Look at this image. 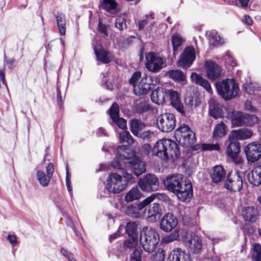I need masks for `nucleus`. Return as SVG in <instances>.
I'll use <instances>...</instances> for the list:
<instances>
[{
	"mask_svg": "<svg viewBox=\"0 0 261 261\" xmlns=\"http://www.w3.org/2000/svg\"><path fill=\"white\" fill-rule=\"evenodd\" d=\"M167 189L175 193L177 198L182 201H189L193 195V188L189 181L183 182L181 174L173 175L167 177L164 181Z\"/></svg>",
	"mask_w": 261,
	"mask_h": 261,
	"instance_id": "nucleus-1",
	"label": "nucleus"
},
{
	"mask_svg": "<svg viewBox=\"0 0 261 261\" xmlns=\"http://www.w3.org/2000/svg\"><path fill=\"white\" fill-rule=\"evenodd\" d=\"M151 154L164 161H173L179 156L177 144L170 139H162L156 142L152 149Z\"/></svg>",
	"mask_w": 261,
	"mask_h": 261,
	"instance_id": "nucleus-2",
	"label": "nucleus"
},
{
	"mask_svg": "<svg viewBox=\"0 0 261 261\" xmlns=\"http://www.w3.org/2000/svg\"><path fill=\"white\" fill-rule=\"evenodd\" d=\"M160 240V236L155 229L149 227H144L140 233L139 241L144 250L147 252H151L156 248Z\"/></svg>",
	"mask_w": 261,
	"mask_h": 261,
	"instance_id": "nucleus-3",
	"label": "nucleus"
},
{
	"mask_svg": "<svg viewBox=\"0 0 261 261\" xmlns=\"http://www.w3.org/2000/svg\"><path fill=\"white\" fill-rule=\"evenodd\" d=\"M216 87L218 94L225 100L236 97L239 91V87L233 79H225L221 82H217Z\"/></svg>",
	"mask_w": 261,
	"mask_h": 261,
	"instance_id": "nucleus-4",
	"label": "nucleus"
},
{
	"mask_svg": "<svg viewBox=\"0 0 261 261\" xmlns=\"http://www.w3.org/2000/svg\"><path fill=\"white\" fill-rule=\"evenodd\" d=\"M181 240L189 251L194 254L200 252L202 241L198 236L191 231L184 229L180 232Z\"/></svg>",
	"mask_w": 261,
	"mask_h": 261,
	"instance_id": "nucleus-5",
	"label": "nucleus"
},
{
	"mask_svg": "<svg viewBox=\"0 0 261 261\" xmlns=\"http://www.w3.org/2000/svg\"><path fill=\"white\" fill-rule=\"evenodd\" d=\"M177 141L184 147H190L196 142L195 133L186 124L180 125L175 131Z\"/></svg>",
	"mask_w": 261,
	"mask_h": 261,
	"instance_id": "nucleus-6",
	"label": "nucleus"
},
{
	"mask_svg": "<svg viewBox=\"0 0 261 261\" xmlns=\"http://www.w3.org/2000/svg\"><path fill=\"white\" fill-rule=\"evenodd\" d=\"M140 72H135L129 80L133 86L134 92L136 95H144L150 89L151 77L145 75L141 78Z\"/></svg>",
	"mask_w": 261,
	"mask_h": 261,
	"instance_id": "nucleus-7",
	"label": "nucleus"
},
{
	"mask_svg": "<svg viewBox=\"0 0 261 261\" xmlns=\"http://www.w3.org/2000/svg\"><path fill=\"white\" fill-rule=\"evenodd\" d=\"M231 124L233 127L242 125L251 126L258 121L254 115H249L240 111H233L231 116Z\"/></svg>",
	"mask_w": 261,
	"mask_h": 261,
	"instance_id": "nucleus-8",
	"label": "nucleus"
},
{
	"mask_svg": "<svg viewBox=\"0 0 261 261\" xmlns=\"http://www.w3.org/2000/svg\"><path fill=\"white\" fill-rule=\"evenodd\" d=\"M175 116L171 113H166L161 114L156 119V126L163 132H171L175 128Z\"/></svg>",
	"mask_w": 261,
	"mask_h": 261,
	"instance_id": "nucleus-9",
	"label": "nucleus"
},
{
	"mask_svg": "<svg viewBox=\"0 0 261 261\" xmlns=\"http://www.w3.org/2000/svg\"><path fill=\"white\" fill-rule=\"evenodd\" d=\"M107 189L113 193H119L124 190L126 184L118 173H112L109 174L107 179Z\"/></svg>",
	"mask_w": 261,
	"mask_h": 261,
	"instance_id": "nucleus-10",
	"label": "nucleus"
},
{
	"mask_svg": "<svg viewBox=\"0 0 261 261\" xmlns=\"http://www.w3.org/2000/svg\"><path fill=\"white\" fill-rule=\"evenodd\" d=\"M145 66L152 72H157L165 66L164 60L159 55L151 52L146 55Z\"/></svg>",
	"mask_w": 261,
	"mask_h": 261,
	"instance_id": "nucleus-11",
	"label": "nucleus"
},
{
	"mask_svg": "<svg viewBox=\"0 0 261 261\" xmlns=\"http://www.w3.org/2000/svg\"><path fill=\"white\" fill-rule=\"evenodd\" d=\"M243 186V180L238 171L230 172L225 182V188L231 191L239 192Z\"/></svg>",
	"mask_w": 261,
	"mask_h": 261,
	"instance_id": "nucleus-12",
	"label": "nucleus"
},
{
	"mask_svg": "<svg viewBox=\"0 0 261 261\" xmlns=\"http://www.w3.org/2000/svg\"><path fill=\"white\" fill-rule=\"evenodd\" d=\"M228 140L229 143L226 150L227 156L236 166L242 168L243 161L242 158L239 156L240 151V143L233 139L232 140Z\"/></svg>",
	"mask_w": 261,
	"mask_h": 261,
	"instance_id": "nucleus-13",
	"label": "nucleus"
},
{
	"mask_svg": "<svg viewBox=\"0 0 261 261\" xmlns=\"http://www.w3.org/2000/svg\"><path fill=\"white\" fill-rule=\"evenodd\" d=\"M247 161L254 163L261 158V145L257 142L248 144L244 149Z\"/></svg>",
	"mask_w": 261,
	"mask_h": 261,
	"instance_id": "nucleus-14",
	"label": "nucleus"
},
{
	"mask_svg": "<svg viewBox=\"0 0 261 261\" xmlns=\"http://www.w3.org/2000/svg\"><path fill=\"white\" fill-rule=\"evenodd\" d=\"M158 178L153 174H147L138 180V185L144 192H151L159 185Z\"/></svg>",
	"mask_w": 261,
	"mask_h": 261,
	"instance_id": "nucleus-15",
	"label": "nucleus"
},
{
	"mask_svg": "<svg viewBox=\"0 0 261 261\" xmlns=\"http://www.w3.org/2000/svg\"><path fill=\"white\" fill-rule=\"evenodd\" d=\"M167 100H170L171 104L182 115H185V108L182 104L179 94L172 89L167 90Z\"/></svg>",
	"mask_w": 261,
	"mask_h": 261,
	"instance_id": "nucleus-16",
	"label": "nucleus"
},
{
	"mask_svg": "<svg viewBox=\"0 0 261 261\" xmlns=\"http://www.w3.org/2000/svg\"><path fill=\"white\" fill-rule=\"evenodd\" d=\"M109 114L113 122L121 129L126 126V121L125 119L119 117V108L116 102L113 103L109 110Z\"/></svg>",
	"mask_w": 261,
	"mask_h": 261,
	"instance_id": "nucleus-17",
	"label": "nucleus"
},
{
	"mask_svg": "<svg viewBox=\"0 0 261 261\" xmlns=\"http://www.w3.org/2000/svg\"><path fill=\"white\" fill-rule=\"evenodd\" d=\"M177 218L173 214L168 213L161 219L160 227L163 230L169 232L177 226Z\"/></svg>",
	"mask_w": 261,
	"mask_h": 261,
	"instance_id": "nucleus-18",
	"label": "nucleus"
},
{
	"mask_svg": "<svg viewBox=\"0 0 261 261\" xmlns=\"http://www.w3.org/2000/svg\"><path fill=\"white\" fill-rule=\"evenodd\" d=\"M195 59V53L194 49L192 47L186 48L179 60V66L182 67H189Z\"/></svg>",
	"mask_w": 261,
	"mask_h": 261,
	"instance_id": "nucleus-19",
	"label": "nucleus"
},
{
	"mask_svg": "<svg viewBox=\"0 0 261 261\" xmlns=\"http://www.w3.org/2000/svg\"><path fill=\"white\" fill-rule=\"evenodd\" d=\"M148 205L145 199L137 205H130L126 207V214L133 218H140L143 217V209Z\"/></svg>",
	"mask_w": 261,
	"mask_h": 261,
	"instance_id": "nucleus-20",
	"label": "nucleus"
},
{
	"mask_svg": "<svg viewBox=\"0 0 261 261\" xmlns=\"http://www.w3.org/2000/svg\"><path fill=\"white\" fill-rule=\"evenodd\" d=\"M93 48L95 54L96 56L97 60L99 62L107 64L110 62L113 58V56L110 52L104 50L101 47V45L98 43L95 45H93Z\"/></svg>",
	"mask_w": 261,
	"mask_h": 261,
	"instance_id": "nucleus-21",
	"label": "nucleus"
},
{
	"mask_svg": "<svg viewBox=\"0 0 261 261\" xmlns=\"http://www.w3.org/2000/svg\"><path fill=\"white\" fill-rule=\"evenodd\" d=\"M161 214V208L157 203H153L148 208L143 210V217L149 222H154L156 220V217Z\"/></svg>",
	"mask_w": 261,
	"mask_h": 261,
	"instance_id": "nucleus-22",
	"label": "nucleus"
},
{
	"mask_svg": "<svg viewBox=\"0 0 261 261\" xmlns=\"http://www.w3.org/2000/svg\"><path fill=\"white\" fill-rule=\"evenodd\" d=\"M128 166L133 173L137 176H139L146 171V164L139 158L134 156L128 162Z\"/></svg>",
	"mask_w": 261,
	"mask_h": 261,
	"instance_id": "nucleus-23",
	"label": "nucleus"
},
{
	"mask_svg": "<svg viewBox=\"0 0 261 261\" xmlns=\"http://www.w3.org/2000/svg\"><path fill=\"white\" fill-rule=\"evenodd\" d=\"M253 135L251 130L248 128H240L238 130H233L228 136V139L231 140H246L250 138Z\"/></svg>",
	"mask_w": 261,
	"mask_h": 261,
	"instance_id": "nucleus-24",
	"label": "nucleus"
},
{
	"mask_svg": "<svg viewBox=\"0 0 261 261\" xmlns=\"http://www.w3.org/2000/svg\"><path fill=\"white\" fill-rule=\"evenodd\" d=\"M205 65L208 79L215 80L220 77L221 70V68L217 64L212 62H206Z\"/></svg>",
	"mask_w": 261,
	"mask_h": 261,
	"instance_id": "nucleus-25",
	"label": "nucleus"
},
{
	"mask_svg": "<svg viewBox=\"0 0 261 261\" xmlns=\"http://www.w3.org/2000/svg\"><path fill=\"white\" fill-rule=\"evenodd\" d=\"M167 92L162 87H158L152 91L150 97L152 101L158 105H162L167 100Z\"/></svg>",
	"mask_w": 261,
	"mask_h": 261,
	"instance_id": "nucleus-26",
	"label": "nucleus"
},
{
	"mask_svg": "<svg viewBox=\"0 0 261 261\" xmlns=\"http://www.w3.org/2000/svg\"><path fill=\"white\" fill-rule=\"evenodd\" d=\"M247 178L250 184L254 186L261 185V163L248 173Z\"/></svg>",
	"mask_w": 261,
	"mask_h": 261,
	"instance_id": "nucleus-27",
	"label": "nucleus"
},
{
	"mask_svg": "<svg viewBox=\"0 0 261 261\" xmlns=\"http://www.w3.org/2000/svg\"><path fill=\"white\" fill-rule=\"evenodd\" d=\"M125 231L130 239L125 241V246L128 247H131L132 245L129 244H135L136 243L137 225L135 222L127 223L125 227Z\"/></svg>",
	"mask_w": 261,
	"mask_h": 261,
	"instance_id": "nucleus-28",
	"label": "nucleus"
},
{
	"mask_svg": "<svg viewBox=\"0 0 261 261\" xmlns=\"http://www.w3.org/2000/svg\"><path fill=\"white\" fill-rule=\"evenodd\" d=\"M191 79L193 83L203 87L207 92L210 93L212 92L210 84L206 80L202 78L200 75L193 72L191 75Z\"/></svg>",
	"mask_w": 261,
	"mask_h": 261,
	"instance_id": "nucleus-29",
	"label": "nucleus"
},
{
	"mask_svg": "<svg viewBox=\"0 0 261 261\" xmlns=\"http://www.w3.org/2000/svg\"><path fill=\"white\" fill-rule=\"evenodd\" d=\"M228 132V128L225 124L221 122L216 125L213 130V138L218 140L225 137Z\"/></svg>",
	"mask_w": 261,
	"mask_h": 261,
	"instance_id": "nucleus-30",
	"label": "nucleus"
},
{
	"mask_svg": "<svg viewBox=\"0 0 261 261\" xmlns=\"http://www.w3.org/2000/svg\"><path fill=\"white\" fill-rule=\"evenodd\" d=\"M117 153L118 156L121 159L130 160L134 154L130 148L126 145H121L117 147Z\"/></svg>",
	"mask_w": 261,
	"mask_h": 261,
	"instance_id": "nucleus-31",
	"label": "nucleus"
},
{
	"mask_svg": "<svg viewBox=\"0 0 261 261\" xmlns=\"http://www.w3.org/2000/svg\"><path fill=\"white\" fill-rule=\"evenodd\" d=\"M225 175V171L221 166H216L211 174L212 181L215 183H219L224 179Z\"/></svg>",
	"mask_w": 261,
	"mask_h": 261,
	"instance_id": "nucleus-32",
	"label": "nucleus"
},
{
	"mask_svg": "<svg viewBox=\"0 0 261 261\" xmlns=\"http://www.w3.org/2000/svg\"><path fill=\"white\" fill-rule=\"evenodd\" d=\"M257 214V210L253 206L244 207L242 210V215L246 221L252 222L256 220Z\"/></svg>",
	"mask_w": 261,
	"mask_h": 261,
	"instance_id": "nucleus-33",
	"label": "nucleus"
},
{
	"mask_svg": "<svg viewBox=\"0 0 261 261\" xmlns=\"http://www.w3.org/2000/svg\"><path fill=\"white\" fill-rule=\"evenodd\" d=\"M142 196V194L138 188H133L125 196V200L127 202H131L139 199Z\"/></svg>",
	"mask_w": 261,
	"mask_h": 261,
	"instance_id": "nucleus-34",
	"label": "nucleus"
},
{
	"mask_svg": "<svg viewBox=\"0 0 261 261\" xmlns=\"http://www.w3.org/2000/svg\"><path fill=\"white\" fill-rule=\"evenodd\" d=\"M166 75L174 81L184 83L185 79L184 73L179 70H171L166 73Z\"/></svg>",
	"mask_w": 261,
	"mask_h": 261,
	"instance_id": "nucleus-35",
	"label": "nucleus"
},
{
	"mask_svg": "<svg viewBox=\"0 0 261 261\" xmlns=\"http://www.w3.org/2000/svg\"><path fill=\"white\" fill-rule=\"evenodd\" d=\"M144 126V124L141 120L133 119L130 121V130L135 136H139V134L141 133L140 130L142 129Z\"/></svg>",
	"mask_w": 261,
	"mask_h": 261,
	"instance_id": "nucleus-36",
	"label": "nucleus"
},
{
	"mask_svg": "<svg viewBox=\"0 0 261 261\" xmlns=\"http://www.w3.org/2000/svg\"><path fill=\"white\" fill-rule=\"evenodd\" d=\"M209 114L215 119H217L223 116V111L218 104L214 102H211L209 107Z\"/></svg>",
	"mask_w": 261,
	"mask_h": 261,
	"instance_id": "nucleus-37",
	"label": "nucleus"
},
{
	"mask_svg": "<svg viewBox=\"0 0 261 261\" xmlns=\"http://www.w3.org/2000/svg\"><path fill=\"white\" fill-rule=\"evenodd\" d=\"M56 18L59 32L62 36H64L66 33V20L65 16L63 14L58 13Z\"/></svg>",
	"mask_w": 261,
	"mask_h": 261,
	"instance_id": "nucleus-38",
	"label": "nucleus"
},
{
	"mask_svg": "<svg viewBox=\"0 0 261 261\" xmlns=\"http://www.w3.org/2000/svg\"><path fill=\"white\" fill-rule=\"evenodd\" d=\"M36 178L40 185L42 187H47L50 180L51 177L41 170L36 172Z\"/></svg>",
	"mask_w": 261,
	"mask_h": 261,
	"instance_id": "nucleus-39",
	"label": "nucleus"
},
{
	"mask_svg": "<svg viewBox=\"0 0 261 261\" xmlns=\"http://www.w3.org/2000/svg\"><path fill=\"white\" fill-rule=\"evenodd\" d=\"M208 37L212 44L214 45L222 44L224 43V40L221 38L217 32L213 30L208 32Z\"/></svg>",
	"mask_w": 261,
	"mask_h": 261,
	"instance_id": "nucleus-40",
	"label": "nucleus"
},
{
	"mask_svg": "<svg viewBox=\"0 0 261 261\" xmlns=\"http://www.w3.org/2000/svg\"><path fill=\"white\" fill-rule=\"evenodd\" d=\"M184 251L179 248L174 249L169 253L167 261H179Z\"/></svg>",
	"mask_w": 261,
	"mask_h": 261,
	"instance_id": "nucleus-41",
	"label": "nucleus"
},
{
	"mask_svg": "<svg viewBox=\"0 0 261 261\" xmlns=\"http://www.w3.org/2000/svg\"><path fill=\"white\" fill-rule=\"evenodd\" d=\"M179 230L178 229H175L170 234L165 236L162 239V242L163 243L168 244L171 243L174 241H176L179 237Z\"/></svg>",
	"mask_w": 261,
	"mask_h": 261,
	"instance_id": "nucleus-42",
	"label": "nucleus"
},
{
	"mask_svg": "<svg viewBox=\"0 0 261 261\" xmlns=\"http://www.w3.org/2000/svg\"><path fill=\"white\" fill-rule=\"evenodd\" d=\"M243 88L245 92L249 94H252L255 91H258L259 87L256 83H252L251 82L250 80H247L243 85Z\"/></svg>",
	"mask_w": 261,
	"mask_h": 261,
	"instance_id": "nucleus-43",
	"label": "nucleus"
},
{
	"mask_svg": "<svg viewBox=\"0 0 261 261\" xmlns=\"http://www.w3.org/2000/svg\"><path fill=\"white\" fill-rule=\"evenodd\" d=\"M117 6V3L114 0H103L101 4L102 8L112 13L113 11H115Z\"/></svg>",
	"mask_w": 261,
	"mask_h": 261,
	"instance_id": "nucleus-44",
	"label": "nucleus"
},
{
	"mask_svg": "<svg viewBox=\"0 0 261 261\" xmlns=\"http://www.w3.org/2000/svg\"><path fill=\"white\" fill-rule=\"evenodd\" d=\"M185 103L190 106L195 107L199 106L201 103L200 98L197 95H187L185 99Z\"/></svg>",
	"mask_w": 261,
	"mask_h": 261,
	"instance_id": "nucleus-45",
	"label": "nucleus"
},
{
	"mask_svg": "<svg viewBox=\"0 0 261 261\" xmlns=\"http://www.w3.org/2000/svg\"><path fill=\"white\" fill-rule=\"evenodd\" d=\"M155 199H158L160 200H162L164 202H167L169 200L168 196L164 193L153 194L151 196L145 198L146 201H147V202L148 203V205L149 203H150L151 202H152Z\"/></svg>",
	"mask_w": 261,
	"mask_h": 261,
	"instance_id": "nucleus-46",
	"label": "nucleus"
},
{
	"mask_svg": "<svg viewBox=\"0 0 261 261\" xmlns=\"http://www.w3.org/2000/svg\"><path fill=\"white\" fill-rule=\"evenodd\" d=\"M119 141L121 143L127 142L132 144L134 143V140L127 131H123L119 134Z\"/></svg>",
	"mask_w": 261,
	"mask_h": 261,
	"instance_id": "nucleus-47",
	"label": "nucleus"
},
{
	"mask_svg": "<svg viewBox=\"0 0 261 261\" xmlns=\"http://www.w3.org/2000/svg\"><path fill=\"white\" fill-rule=\"evenodd\" d=\"M252 257L254 261H261V246L255 243L253 246Z\"/></svg>",
	"mask_w": 261,
	"mask_h": 261,
	"instance_id": "nucleus-48",
	"label": "nucleus"
},
{
	"mask_svg": "<svg viewBox=\"0 0 261 261\" xmlns=\"http://www.w3.org/2000/svg\"><path fill=\"white\" fill-rule=\"evenodd\" d=\"M139 137L144 140L151 141L155 139V135L153 132L150 130H145L141 132L139 135Z\"/></svg>",
	"mask_w": 261,
	"mask_h": 261,
	"instance_id": "nucleus-49",
	"label": "nucleus"
},
{
	"mask_svg": "<svg viewBox=\"0 0 261 261\" xmlns=\"http://www.w3.org/2000/svg\"><path fill=\"white\" fill-rule=\"evenodd\" d=\"M184 42L183 39L179 35H174L172 37V44L174 54H176L178 47Z\"/></svg>",
	"mask_w": 261,
	"mask_h": 261,
	"instance_id": "nucleus-50",
	"label": "nucleus"
},
{
	"mask_svg": "<svg viewBox=\"0 0 261 261\" xmlns=\"http://www.w3.org/2000/svg\"><path fill=\"white\" fill-rule=\"evenodd\" d=\"M115 27L119 30H122L126 28L125 19L124 15L117 16L115 20Z\"/></svg>",
	"mask_w": 261,
	"mask_h": 261,
	"instance_id": "nucleus-51",
	"label": "nucleus"
},
{
	"mask_svg": "<svg viewBox=\"0 0 261 261\" xmlns=\"http://www.w3.org/2000/svg\"><path fill=\"white\" fill-rule=\"evenodd\" d=\"M151 110L150 106L146 102L142 101L136 107V111L139 113H142Z\"/></svg>",
	"mask_w": 261,
	"mask_h": 261,
	"instance_id": "nucleus-52",
	"label": "nucleus"
},
{
	"mask_svg": "<svg viewBox=\"0 0 261 261\" xmlns=\"http://www.w3.org/2000/svg\"><path fill=\"white\" fill-rule=\"evenodd\" d=\"M165 252L163 249H159L154 255L152 256V261H164Z\"/></svg>",
	"mask_w": 261,
	"mask_h": 261,
	"instance_id": "nucleus-53",
	"label": "nucleus"
},
{
	"mask_svg": "<svg viewBox=\"0 0 261 261\" xmlns=\"http://www.w3.org/2000/svg\"><path fill=\"white\" fill-rule=\"evenodd\" d=\"M142 251L140 249H135L130 255V261H142Z\"/></svg>",
	"mask_w": 261,
	"mask_h": 261,
	"instance_id": "nucleus-54",
	"label": "nucleus"
},
{
	"mask_svg": "<svg viewBox=\"0 0 261 261\" xmlns=\"http://www.w3.org/2000/svg\"><path fill=\"white\" fill-rule=\"evenodd\" d=\"M201 148L202 150H219L220 147L218 144H202Z\"/></svg>",
	"mask_w": 261,
	"mask_h": 261,
	"instance_id": "nucleus-55",
	"label": "nucleus"
},
{
	"mask_svg": "<svg viewBox=\"0 0 261 261\" xmlns=\"http://www.w3.org/2000/svg\"><path fill=\"white\" fill-rule=\"evenodd\" d=\"M224 60L225 62L228 65L231 66H234L237 65L235 60L233 58L232 55L230 53H227L224 56Z\"/></svg>",
	"mask_w": 261,
	"mask_h": 261,
	"instance_id": "nucleus-56",
	"label": "nucleus"
},
{
	"mask_svg": "<svg viewBox=\"0 0 261 261\" xmlns=\"http://www.w3.org/2000/svg\"><path fill=\"white\" fill-rule=\"evenodd\" d=\"M61 253L68 260V261H76L73 255L65 248H61Z\"/></svg>",
	"mask_w": 261,
	"mask_h": 261,
	"instance_id": "nucleus-57",
	"label": "nucleus"
},
{
	"mask_svg": "<svg viewBox=\"0 0 261 261\" xmlns=\"http://www.w3.org/2000/svg\"><path fill=\"white\" fill-rule=\"evenodd\" d=\"M7 240L9 241L12 247H15L18 245V241L15 235L9 234L7 237Z\"/></svg>",
	"mask_w": 261,
	"mask_h": 261,
	"instance_id": "nucleus-58",
	"label": "nucleus"
},
{
	"mask_svg": "<svg viewBox=\"0 0 261 261\" xmlns=\"http://www.w3.org/2000/svg\"><path fill=\"white\" fill-rule=\"evenodd\" d=\"M152 148L150 144H145L142 145L141 151L143 153L149 155L151 153Z\"/></svg>",
	"mask_w": 261,
	"mask_h": 261,
	"instance_id": "nucleus-59",
	"label": "nucleus"
},
{
	"mask_svg": "<svg viewBox=\"0 0 261 261\" xmlns=\"http://www.w3.org/2000/svg\"><path fill=\"white\" fill-rule=\"evenodd\" d=\"M46 174L52 177L54 172V165L53 163H49L46 168Z\"/></svg>",
	"mask_w": 261,
	"mask_h": 261,
	"instance_id": "nucleus-60",
	"label": "nucleus"
},
{
	"mask_svg": "<svg viewBox=\"0 0 261 261\" xmlns=\"http://www.w3.org/2000/svg\"><path fill=\"white\" fill-rule=\"evenodd\" d=\"M98 31L102 34L107 35V28L106 25L102 23L100 21H99L98 25Z\"/></svg>",
	"mask_w": 261,
	"mask_h": 261,
	"instance_id": "nucleus-61",
	"label": "nucleus"
},
{
	"mask_svg": "<svg viewBox=\"0 0 261 261\" xmlns=\"http://www.w3.org/2000/svg\"><path fill=\"white\" fill-rule=\"evenodd\" d=\"M66 186L68 189V191L69 192H70L71 190V188L70 186V179H69V171L67 166L66 167Z\"/></svg>",
	"mask_w": 261,
	"mask_h": 261,
	"instance_id": "nucleus-62",
	"label": "nucleus"
},
{
	"mask_svg": "<svg viewBox=\"0 0 261 261\" xmlns=\"http://www.w3.org/2000/svg\"><path fill=\"white\" fill-rule=\"evenodd\" d=\"M179 261H191V255L190 254L186 253L184 251V253L181 254V257Z\"/></svg>",
	"mask_w": 261,
	"mask_h": 261,
	"instance_id": "nucleus-63",
	"label": "nucleus"
},
{
	"mask_svg": "<svg viewBox=\"0 0 261 261\" xmlns=\"http://www.w3.org/2000/svg\"><path fill=\"white\" fill-rule=\"evenodd\" d=\"M245 109L247 110L252 111V112H254L255 111V108L252 106L251 102L250 101H247L245 102Z\"/></svg>",
	"mask_w": 261,
	"mask_h": 261,
	"instance_id": "nucleus-64",
	"label": "nucleus"
}]
</instances>
